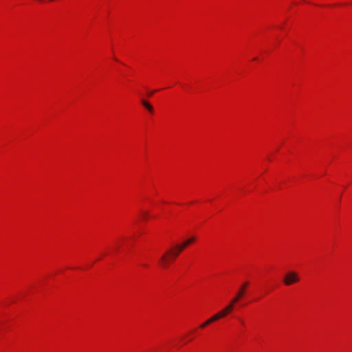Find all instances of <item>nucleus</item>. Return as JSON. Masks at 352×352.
Masks as SVG:
<instances>
[{"label": "nucleus", "mask_w": 352, "mask_h": 352, "mask_svg": "<svg viewBox=\"0 0 352 352\" xmlns=\"http://www.w3.org/2000/svg\"><path fill=\"white\" fill-rule=\"evenodd\" d=\"M180 252L178 251L177 246L174 248V249L168 250L166 254L162 255L161 258V262L162 265L164 267H166L168 265V263L169 262L170 258H168V256L172 257L173 258H176Z\"/></svg>", "instance_id": "f257e3e1"}, {"label": "nucleus", "mask_w": 352, "mask_h": 352, "mask_svg": "<svg viewBox=\"0 0 352 352\" xmlns=\"http://www.w3.org/2000/svg\"><path fill=\"white\" fill-rule=\"evenodd\" d=\"M298 281L299 277L294 272H289L287 273L283 278V282L287 285L297 283Z\"/></svg>", "instance_id": "f03ea898"}, {"label": "nucleus", "mask_w": 352, "mask_h": 352, "mask_svg": "<svg viewBox=\"0 0 352 352\" xmlns=\"http://www.w3.org/2000/svg\"><path fill=\"white\" fill-rule=\"evenodd\" d=\"M196 240L195 236H191L188 240L184 241L182 244L177 245V248L179 252H182L184 248H186L188 245L193 243Z\"/></svg>", "instance_id": "7ed1b4c3"}, {"label": "nucleus", "mask_w": 352, "mask_h": 352, "mask_svg": "<svg viewBox=\"0 0 352 352\" xmlns=\"http://www.w3.org/2000/svg\"><path fill=\"white\" fill-rule=\"evenodd\" d=\"M248 294V292L245 289V287H242L239 292H237L236 296L233 298L231 303H233L234 305L235 302H236L240 298H241L243 296Z\"/></svg>", "instance_id": "20e7f679"}, {"label": "nucleus", "mask_w": 352, "mask_h": 352, "mask_svg": "<svg viewBox=\"0 0 352 352\" xmlns=\"http://www.w3.org/2000/svg\"><path fill=\"white\" fill-rule=\"evenodd\" d=\"M141 103L150 113H153L154 109L153 106L151 104H149L146 100H142Z\"/></svg>", "instance_id": "39448f33"}, {"label": "nucleus", "mask_w": 352, "mask_h": 352, "mask_svg": "<svg viewBox=\"0 0 352 352\" xmlns=\"http://www.w3.org/2000/svg\"><path fill=\"white\" fill-rule=\"evenodd\" d=\"M233 307H234L233 303H230L227 307H226L224 309H223L220 312L223 313V317H224L233 309Z\"/></svg>", "instance_id": "423d86ee"}, {"label": "nucleus", "mask_w": 352, "mask_h": 352, "mask_svg": "<svg viewBox=\"0 0 352 352\" xmlns=\"http://www.w3.org/2000/svg\"><path fill=\"white\" fill-rule=\"evenodd\" d=\"M216 321L215 319H213V316L211 317L210 318H209L208 320H206L204 323H203L200 327L201 328H204L206 327L207 325L210 324V323Z\"/></svg>", "instance_id": "0eeeda50"}, {"label": "nucleus", "mask_w": 352, "mask_h": 352, "mask_svg": "<svg viewBox=\"0 0 352 352\" xmlns=\"http://www.w3.org/2000/svg\"><path fill=\"white\" fill-rule=\"evenodd\" d=\"M223 317V313L219 312L218 314L213 316V319H215V320H217Z\"/></svg>", "instance_id": "6e6552de"}, {"label": "nucleus", "mask_w": 352, "mask_h": 352, "mask_svg": "<svg viewBox=\"0 0 352 352\" xmlns=\"http://www.w3.org/2000/svg\"><path fill=\"white\" fill-rule=\"evenodd\" d=\"M148 214V212H146V211L143 212H142V217H143L144 219H146V218L147 217Z\"/></svg>", "instance_id": "1a4fd4ad"}, {"label": "nucleus", "mask_w": 352, "mask_h": 352, "mask_svg": "<svg viewBox=\"0 0 352 352\" xmlns=\"http://www.w3.org/2000/svg\"><path fill=\"white\" fill-rule=\"evenodd\" d=\"M155 92H156V91H155V90H154V91H150V92H148V96H153Z\"/></svg>", "instance_id": "9d476101"}, {"label": "nucleus", "mask_w": 352, "mask_h": 352, "mask_svg": "<svg viewBox=\"0 0 352 352\" xmlns=\"http://www.w3.org/2000/svg\"><path fill=\"white\" fill-rule=\"evenodd\" d=\"M143 265L144 267H147V265H146V264H144V265Z\"/></svg>", "instance_id": "9b49d317"}]
</instances>
